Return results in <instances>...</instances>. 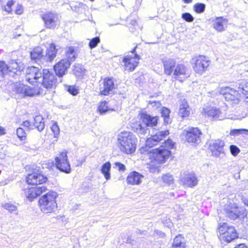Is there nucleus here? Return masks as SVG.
<instances>
[{"instance_id": "obj_13", "label": "nucleus", "mask_w": 248, "mask_h": 248, "mask_svg": "<svg viewBox=\"0 0 248 248\" xmlns=\"http://www.w3.org/2000/svg\"><path fill=\"white\" fill-rule=\"evenodd\" d=\"M136 47L137 46L135 47L131 51L132 53L134 54V57L127 55L124 57L123 59V62H124L123 66L124 70L126 71H133L135 70L139 63L140 57L137 54H135Z\"/></svg>"}, {"instance_id": "obj_6", "label": "nucleus", "mask_w": 248, "mask_h": 248, "mask_svg": "<svg viewBox=\"0 0 248 248\" xmlns=\"http://www.w3.org/2000/svg\"><path fill=\"white\" fill-rule=\"evenodd\" d=\"M142 124H139L136 128V132L139 134L143 135L147 132V127H153L156 125L158 122L157 116H152L146 113H142L141 115Z\"/></svg>"}, {"instance_id": "obj_42", "label": "nucleus", "mask_w": 248, "mask_h": 248, "mask_svg": "<svg viewBox=\"0 0 248 248\" xmlns=\"http://www.w3.org/2000/svg\"><path fill=\"white\" fill-rule=\"evenodd\" d=\"M248 130L246 129H234L230 131V135L233 136H237L241 134H247Z\"/></svg>"}, {"instance_id": "obj_49", "label": "nucleus", "mask_w": 248, "mask_h": 248, "mask_svg": "<svg viewBox=\"0 0 248 248\" xmlns=\"http://www.w3.org/2000/svg\"><path fill=\"white\" fill-rule=\"evenodd\" d=\"M67 91L73 95H76L78 93V90L74 86H68Z\"/></svg>"}, {"instance_id": "obj_28", "label": "nucleus", "mask_w": 248, "mask_h": 248, "mask_svg": "<svg viewBox=\"0 0 248 248\" xmlns=\"http://www.w3.org/2000/svg\"><path fill=\"white\" fill-rule=\"evenodd\" d=\"M143 178V176L142 175L134 171L128 174L127 177V181L130 185H139L141 183Z\"/></svg>"}, {"instance_id": "obj_17", "label": "nucleus", "mask_w": 248, "mask_h": 248, "mask_svg": "<svg viewBox=\"0 0 248 248\" xmlns=\"http://www.w3.org/2000/svg\"><path fill=\"white\" fill-rule=\"evenodd\" d=\"M224 211L227 217L230 219L235 220L239 218L241 216H244L242 214L241 209L233 203H230L225 205Z\"/></svg>"}, {"instance_id": "obj_37", "label": "nucleus", "mask_w": 248, "mask_h": 248, "mask_svg": "<svg viewBox=\"0 0 248 248\" xmlns=\"http://www.w3.org/2000/svg\"><path fill=\"white\" fill-rule=\"evenodd\" d=\"M110 168L111 164L110 162H107L103 165L101 169V172L107 180H108L110 178Z\"/></svg>"}, {"instance_id": "obj_32", "label": "nucleus", "mask_w": 248, "mask_h": 248, "mask_svg": "<svg viewBox=\"0 0 248 248\" xmlns=\"http://www.w3.org/2000/svg\"><path fill=\"white\" fill-rule=\"evenodd\" d=\"M66 57L68 62L71 63L75 61L78 56V53L74 46H68L66 48Z\"/></svg>"}, {"instance_id": "obj_48", "label": "nucleus", "mask_w": 248, "mask_h": 248, "mask_svg": "<svg viewBox=\"0 0 248 248\" xmlns=\"http://www.w3.org/2000/svg\"><path fill=\"white\" fill-rule=\"evenodd\" d=\"M182 17L186 21L189 22H192L194 20V17L190 14L188 13L183 14L182 15Z\"/></svg>"}, {"instance_id": "obj_12", "label": "nucleus", "mask_w": 248, "mask_h": 248, "mask_svg": "<svg viewBox=\"0 0 248 248\" xmlns=\"http://www.w3.org/2000/svg\"><path fill=\"white\" fill-rule=\"evenodd\" d=\"M43 72L41 69L35 66L29 67L26 71V80L31 84L41 82Z\"/></svg>"}, {"instance_id": "obj_5", "label": "nucleus", "mask_w": 248, "mask_h": 248, "mask_svg": "<svg viewBox=\"0 0 248 248\" xmlns=\"http://www.w3.org/2000/svg\"><path fill=\"white\" fill-rule=\"evenodd\" d=\"M15 60H12L8 65L3 61L0 62V75L4 78L6 75L18 78L21 75L22 67Z\"/></svg>"}, {"instance_id": "obj_47", "label": "nucleus", "mask_w": 248, "mask_h": 248, "mask_svg": "<svg viewBox=\"0 0 248 248\" xmlns=\"http://www.w3.org/2000/svg\"><path fill=\"white\" fill-rule=\"evenodd\" d=\"M231 153L233 156H236L240 152V149L236 145H231L230 146Z\"/></svg>"}, {"instance_id": "obj_56", "label": "nucleus", "mask_w": 248, "mask_h": 248, "mask_svg": "<svg viewBox=\"0 0 248 248\" xmlns=\"http://www.w3.org/2000/svg\"><path fill=\"white\" fill-rule=\"evenodd\" d=\"M235 248H248V247L244 244H240L235 246Z\"/></svg>"}, {"instance_id": "obj_35", "label": "nucleus", "mask_w": 248, "mask_h": 248, "mask_svg": "<svg viewBox=\"0 0 248 248\" xmlns=\"http://www.w3.org/2000/svg\"><path fill=\"white\" fill-rule=\"evenodd\" d=\"M172 247V248H186L184 238L181 235H178L174 238Z\"/></svg>"}, {"instance_id": "obj_1", "label": "nucleus", "mask_w": 248, "mask_h": 248, "mask_svg": "<svg viewBox=\"0 0 248 248\" xmlns=\"http://www.w3.org/2000/svg\"><path fill=\"white\" fill-rule=\"evenodd\" d=\"M137 138L131 132L124 131L117 136V145L120 150L126 154L133 153L136 148Z\"/></svg>"}, {"instance_id": "obj_46", "label": "nucleus", "mask_w": 248, "mask_h": 248, "mask_svg": "<svg viewBox=\"0 0 248 248\" xmlns=\"http://www.w3.org/2000/svg\"><path fill=\"white\" fill-rule=\"evenodd\" d=\"M148 105L153 108L156 109L159 108L161 106V104L159 101L151 100L148 101Z\"/></svg>"}, {"instance_id": "obj_8", "label": "nucleus", "mask_w": 248, "mask_h": 248, "mask_svg": "<svg viewBox=\"0 0 248 248\" xmlns=\"http://www.w3.org/2000/svg\"><path fill=\"white\" fill-rule=\"evenodd\" d=\"M218 230L220 234L223 235V239L227 242H230L238 237L234 227L226 223H219Z\"/></svg>"}, {"instance_id": "obj_19", "label": "nucleus", "mask_w": 248, "mask_h": 248, "mask_svg": "<svg viewBox=\"0 0 248 248\" xmlns=\"http://www.w3.org/2000/svg\"><path fill=\"white\" fill-rule=\"evenodd\" d=\"M115 85L111 78H105L102 83L100 85V93L102 95H107L110 94L115 88Z\"/></svg>"}, {"instance_id": "obj_14", "label": "nucleus", "mask_w": 248, "mask_h": 248, "mask_svg": "<svg viewBox=\"0 0 248 248\" xmlns=\"http://www.w3.org/2000/svg\"><path fill=\"white\" fill-rule=\"evenodd\" d=\"M42 78L40 79L43 86L46 89H51L56 86L57 79L56 76L50 73L47 69H44L42 73Z\"/></svg>"}, {"instance_id": "obj_3", "label": "nucleus", "mask_w": 248, "mask_h": 248, "mask_svg": "<svg viewBox=\"0 0 248 248\" xmlns=\"http://www.w3.org/2000/svg\"><path fill=\"white\" fill-rule=\"evenodd\" d=\"M57 194L54 191H50L42 196L39 200L41 210L45 214L52 213L57 207L56 198Z\"/></svg>"}, {"instance_id": "obj_34", "label": "nucleus", "mask_w": 248, "mask_h": 248, "mask_svg": "<svg viewBox=\"0 0 248 248\" xmlns=\"http://www.w3.org/2000/svg\"><path fill=\"white\" fill-rule=\"evenodd\" d=\"M43 49L40 46H37L31 52V57L32 60H39L44 59V55L43 54Z\"/></svg>"}, {"instance_id": "obj_26", "label": "nucleus", "mask_w": 248, "mask_h": 248, "mask_svg": "<svg viewBox=\"0 0 248 248\" xmlns=\"http://www.w3.org/2000/svg\"><path fill=\"white\" fill-rule=\"evenodd\" d=\"M224 143L220 140H215L210 145V149L212 155L218 156L221 153H223V147Z\"/></svg>"}, {"instance_id": "obj_22", "label": "nucleus", "mask_w": 248, "mask_h": 248, "mask_svg": "<svg viewBox=\"0 0 248 248\" xmlns=\"http://www.w3.org/2000/svg\"><path fill=\"white\" fill-rule=\"evenodd\" d=\"M47 177L41 174L33 173L30 174L26 178L27 182L30 185H40L46 183Z\"/></svg>"}, {"instance_id": "obj_27", "label": "nucleus", "mask_w": 248, "mask_h": 248, "mask_svg": "<svg viewBox=\"0 0 248 248\" xmlns=\"http://www.w3.org/2000/svg\"><path fill=\"white\" fill-rule=\"evenodd\" d=\"M228 19L223 17H217L213 21L214 28L218 31H224L227 27Z\"/></svg>"}, {"instance_id": "obj_23", "label": "nucleus", "mask_w": 248, "mask_h": 248, "mask_svg": "<svg viewBox=\"0 0 248 248\" xmlns=\"http://www.w3.org/2000/svg\"><path fill=\"white\" fill-rule=\"evenodd\" d=\"M187 71L188 69L184 64H178L172 74L176 79L182 81V78L187 77Z\"/></svg>"}, {"instance_id": "obj_62", "label": "nucleus", "mask_w": 248, "mask_h": 248, "mask_svg": "<svg viewBox=\"0 0 248 248\" xmlns=\"http://www.w3.org/2000/svg\"><path fill=\"white\" fill-rule=\"evenodd\" d=\"M91 0V1H93L94 0Z\"/></svg>"}, {"instance_id": "obj_50", "label": "nucleus", "mask_w": 248, "mask_h": 248, "mask_svg": "<svg viewBox=\"0 0 248 248\" xmlns=\"http://www.w3.org/2000/svg\"><path fill=\"white\" fill-rule=\"evenodd\" d=\"M51 130L54 134V137H56L59 133L60 129L58 125L56 123L53 124L51 127Z\"/></svg>"}, {"instance_id": "obj_21", "label": "nucleus", "mask_w": 248, "mask_h": 248, "mask_svg": "<svg viewBox=\"0 0 248 248\" xmlns=\"http://www.w3.org/2000/svg\"><path fill=\"white\" fill-rule=\"evenodd\" d=\"M70 65V62L67 59H62L54 66L56 74L61 77L65 74L68 68Z\"/></svg>"}, {"instance_id": "obj_51", "label": "nucleus", "mask_w": 248, "mask_h": 248, "mask_svg": "<svg viewBox=\"0 0 248 248\" xmlns=\"http://www.w3.org/2000/svg\"><path fill=\"white\" fill-rule=\"evenodd\" d=\"M115 166L116 167H117L118 169V170L119 171H124L125 170V166L123 164H122L120 162H115Z\"/></svg>"}, {"instance_id": "obj_11", "label": "nucleus", "mask_w": 248, "mask_h": 248, "mask_svg": "<svg viewBox=\"0 0 248 248\" xmlns=\"http://www.w3.org/2000/svg\"><path fill=\"white\" fill-rule=\"evenodd\" d=\"M55 164L57 168L62 172L69 173L71 171V167L68 161L66 152H62L55 158Z\"/></svg>"}, {"instance_id": "obj_4", "label": "nucleus", "mask_w": 248, "mask_h": 248, "mask_svg": "<svg viewBox=\"0 0 248 248\" xmlns=\"http://www.w3.org/2000/svg\"><path fill=\"white\" fill-rule=\"evenodd\" d=\"M12 90L16 95L19 98H23L26 96H33L43 93L42 89L37 87L32 88L20 82L14 83L12 86Z\"/></svg>"}, {"instance_id": "obj_53", "label": "nucleus", "mask_w": 248, "mask_h": 248, "mask_svg": "<svg viewBox=\"0 0 248 248\" xmlns=\"http://www.w3.org/2000/svg\"><path fill=\"white\" fill-rule=\"evenodd\" d=\"M23 9L21 5H17L16 9V13L17 15H20L22 13Z\"/></svg>"}, {"instance_id": "obj_36", "label": "nucleus", "mask_w": 248, "mask_h": 248, "mask_svg": "<svg viewBox=\"0 0 248 248\" xmlns=\"http://www.w3.org/2000/svg\"><path fill=\"white\" fill-rule=\"evenodd\" d=\"M34 125L39 131H42L45 127L44 119L41 115H37L34 118Z\"/></svg>"}, {"instance_id": "obj_57", "label": "nucleus", "mask_w": 248, "mask_h": 248, "mask_svg": "<svg viewBox=\"0 0 248 248\" xmlns=\"http://www.w3.org/2000/svg\"><path fill=\"white\" fill-rule=\"evenodd\" d=\"M5 134V129L4 127L0 126V135H3Z\"/></svg>"}, {"instance_id": "obj_40", "label": "nucleus", "mask_w": 248, "mask_h": 248, "mask_svg": "<svg viewBox=\"0 0 248 248\" xmlns=\"http://www.w3.org/2000/svg\"><path fill=\"white\" fill-rule=\"evenodd\" d=\"M2 207L7 210L10 213L15 212V214L17 215V207L14 204L10 203H5L2 204Z\"/></svg>"}, {"instance_id": "obj_30", "label": "nucleus", "mask_w": 248, "mask_h": 248, "mask_svg": "<svg viewBox=\"0 0 248 248\" xmlns=\"http://www.w3.org/2000/svg\"><path fill=\"white\" fill-rule=\"evenodd\" d=\"M109 102H107L106 101H101L99 103L97 112L100 115H103L106 114V113L110 110L114 111L115 109L113 108H111L109 105Z\"/></svg>"}, {"instance_id": "obj_29", "label": "nucleus", "mask_w": 248, "mask_h": 248, "mask_svg": "<svg viewBox=\"0 0 248 248\" xmlns=\"http://www.w3.org/2000/svg\"><path fill=\"white\" fill-rule=\"evenodd\" d=\"M191 109L187 101L184 99L181 101L179 111V115L182 118L188 117L190 114Z\"/></svg>"}, {"instance_id": "obj_44", "label": "nucleus", "mask_w": 248, "mask_h": 248, "mask_svg": "<svg viewBox=\"0 0 248 248\" xmlns=\"http://www.w3.org/2000/svg\"><path fill=\"white\" fill-rule=\"evenodd\" d=\"M16 134L19 139L23 140L26 138V133L23 128L19 127L16 129Z\"/></svg>"}, {"instance_id": "obj_58", "label": "nucleus", "mask_w": 248, "mask_h": 248, "mask_svg": "<svg viewBox=\"0 0 248 248\" xmlns=\"http://www.w3.org/2000/svg\"><path fill=\"white\" fill-rule=\"evenodd\" d=\"M243 202L247 206H248V199L247 198H243L242 199Z\"/></svg>"}, {"instance_id": "obj_39", "label": "nucleus", "mask_w": 248, "mask_h": 248, "mask_svg": "<svg viewBox=\"0 0 248 248\" xmlns=\"http://www.w3.org/2000/svg\"><path fill=\"white\" fill-rule=\"evenodd\" d=\"M170 110L166 107H162L161 109V113L162 116L164 118V123L166 124L170 123Z\"/></svg>"}, {"instance_id": "obj_31", "label": "nucleus", "mask_w": 248, "mask_h": 248, "mask_svg": "<svg viewBox=\"0 0 248 248\" xmlns=\"http://www.w3.org/2000/svg\"><path fill=\"white\" fill-rule=\"evenodd\" d=\"M57 53V49L55 44H51L49 48L46 50L45 56L44 55V60L46 61L51 62L56 57Z\"/></svg>"}, {"instance_id": "obj_15", "label": "nucleus", "mask_w": 248, "mask_h": 248, "mask_svg": "<svg viewBox=\"0 0 248 248\" xmlns=\"http://www.w3.org/2000/svg\"><path fill=\"white\" fill-rule=\"evenodd\" d=\"M202 114L212 120H220L223 119L220 109L213 106H206L202 108Z\"/></svg>"}, {"instance_id": "obj_41", "label": "nucleus", "mask_w": 248, "mask_h": 248, "mask_svg": "<svg viewBox=\"0 0 248 248\" xmlns=\"http://www.w3.org/2000/svg\"><path fill=\"white\" fill-rule=\"evenodd\" d=\"M163 182L168 185H171L173 183L174 179L172 175L170 173H167L162 177Z\"/></svg>"}, {"instance_id": "obj_60", "label": "nucleus", "mask_w": 248, "mask_h": 248, "mask_svg": "<svg viewBox=\"0 0 248 248\" xmlns=\"http://www.w3.org/2000/svg\"><path fill=\"white\" fill-rule=\"evenodd\" d=\"M133 242V240H132V239H131L130 238H128V239L127 240V242L130 243L131 244H132Z\"/></svg>"}, {"instance_id": "obj_9", "label": "nucleus", "mask_w": 248, "mask_h": 248, "mask_svg": "<svg viewBox=\"0 0 248 248\" xmlns=\"http://www.w3.org/2000/svg\"><path fill=\"white\" fill-rule=\"evenodd\" d=\"M45 26L50 29H54L60 24L59 15L55 12H46L42 15Z\"/></svg>"}, {"instance_id": "obj_7", "label": "nucleus", "mask_w": 248, "mask_h": 248, "mask_svg": "<svg viewBox=\"0 0 248 248\" xmlns=\"http://www.w3.org/2000/svg\"><path fill=\"white\" fill-rule=\"evenodd\" d=\"M192 67L195 73L202 75L210 64V61L207 57L199 55L192 58L191 61Z\"/></svg>"}, {"instance_id": "obj_33", "label": "nucleus", "mask_w": 248, "mask_h": 248, "mask_svg": "<svg viewBox=\"0 0 248 248\" xmlns=\"http://www.w3.org/2000/svg\"><path fill=\"white\" fill-rule=\"evenodd\" d=\"M238 84L239 91L246 97L245 101L248 103V80H241Z\"/></svg>"}, {"instance_id": "obj_10", "label": "nucleus", "mask_w": 248, "mask_h": 248, "mask_svg": "<svg viewBox=\"0 0 248 248\" xmlns=\"http://www.w3.org/2000/svg\"><path fill=\"white\" fill-rule=\"evenodd\" d=\"M239 92L229 87L222 88L221 91L226 101L232 105L238 104L240 98Z\"/></svg>"}, {"instance_id": "obj_54", "label": "nucleus", "mask_w": 248, "mask_h": 248, "mask_svg": "<svg viewBox=\"0 0 248 248\" xmlns=\"http://www.w3.org/2000/svg\"><path fill=\"white\" fill-rule=\"evenodd\" d=\"M22 125L25 127L27 130L29 131V127L30 126V123L28 121H25L23 123Z\"/></svg>"}, {"instance_id": "obj_25", "label": "nucleus", "mask_w": 248, "mask_h": 248, "mask_svg": "<svg viewBox=\"0 0 248 248\" xmlns=\"http://www.w3.org/2000/svg\"><path fill=\"white\" fill-rule=\"evenodd\" d=\"M184 185L189 187H193L198 183V180L194 173H185L184 176L181 179Z\"/></svg>"}, {"instance_id": "obj_43", "label": "nucleus", "mask_w": 248, "mask_h": 248, "mask_svg": "<svg viewBox=\"0 0 248 248\" xmlns=\"http://www.w3.org/2000/svg\"><path fill=\"white\" fill-rule=\"evenodd\" d=\"M194 9L197 13H202L205 11V5L202 3H198L194 5Z\"/></svg>"}, {"instance_id": "obj_59", "label": "nucleus", "mask_w": 248, "mask_h": 248, "mask_svg": "<svg viewBox=\"0 0 248 248\" xmlns=\"http://www.w3.org/2000/svg\"><path fill=\"white\" fill-rule=\"evenodd\" d=\"M145 232H146L145 231H141V230H140L137 231V233L145 234Z\"/></svg>"}, {"instance_id": "obj_52", "label": "nucleus", "mask_w": 248, "mask_h": 248, "mask_svg": "<svg viewBox=\"0 0 248 248\" xmlns=\"http://www.w3.org/2000/svg\"><path fill=\"white\" fill-rule=\"evenodd\" d=\"M14 4V1L10 0L7 3V5L5 7V10L8 13L11 11V6Z\"/></svg>"}, {"instance_id": "obj_61", "label": "nucleus", "mask_w": 248, "mask_h": 248, "mask_svg": "<svg viewBox=\"0 0 248 248\" xmlns=\"http://www.w3.org/2000/svg\"><path fill=\"white\" fill-rule=\"evenodd\" d=\"M185 3H188L192 2V0H183Z\"/></svg>"}, {"instance_id": "obj_45", "label": "nucleus", "mask_w": 248, "mask_h": 248, "mask_svg": "<svg viewBox=\"0 0 248 248\" xmlns=\"http://www.w3.org/2000/svg\"><path fill=\"white\" fill-rule=\"evenodd\" d=\"M100 42V39L98 37L93 38L89 42V46L92 49L95 47Z\"/></svg>"}, {"instance_id": "obj_16", "label": "nucleus", "mask_w": 248, "mask_h": 248, "mask_svg": "<svg viewBox=\"0 0 248 248\" xmlns=\"http://www.w3.org/2000/svg\"><path fill=\"white\" fill-rule=\"evenodd\" d=\"M47 189L46 186H36L28 187L25 188L22 193V195L26 197L29 201H31L33 199L40 196Z\"/></svg>"}, {"instance_id": "obj_24", "label": "nucleus", "mask_w": 248, "mask_h": 248, "mask_svg": "<svg viewBox=\"0 0 248 248\" xmlns=\"http://www.w3.org/2000/svg\"><path fill=\"white\" fill-rule=\"evenodd\" d=\"M164 66V72L167 75H171L176 66V61L174 59L166 58L162 60Z\"/></svg>"}, {"instance_id": "obj_55", "label": "nucleus", "mask_w": 248, "mask_h": 248, "mask_svg": "<svg viewBox=\"0 0 248 248\" xmlns=\"http://www.w3.org/2000/svg\"><path fill=\"white\" fill-rule=\"evenodd\" d=\"M155 235H158L159 237H163L165 236V233L162 232L161 231H160L159 230H155Z\"/></svg>"}, {"instance_id": "obj_18", "label": "nucleus", "mask_w": 248, "mask_h": 248, "mask_svg": "<svg viewBox=\"0 0 248 248\" xmlns=\"http://www.w3.org/2000/svg\"><path fill=\"white\" fill-rule=\"evenodd\" d=\"M169 134V131L168 130L157 131L155 134L152 135L151 138L147 140L146 141V146L150 148L156 145L159 141L164 140Z\"/></svg>"}, {"instance_id": "obj_20", "label": "nucleus", "mask_w": 248, "mask_h": 248, "mask_svg": "<svg viewBox=\"0 0 248 248\" xmlns=\"http://www.w3.org/2000/svg\"><path fill=\"white\" fill-rule=\"evenodd\" d=\"M201 131L197 127L190 128L186 132V138L188 142L199 143L201 142Z\"/></svg>"}, {"instance_id": "obj_38", "label": "nucleus", "mask_w": 248, "mask_h": 248, "mask_svg": "<svg viewBox=\"0 0 248 248\" xmlns=\"http://www.w3.org/2000/svg\"><path fill=\"white\" fill-rule=\"evenodd\" d=\"M74 74L78 78L82 77L85 74V69L78 63L75 64L73 69Z\"/></svg>"}, {"instance_id": "obj_2", "label": "nucleus", "mask_w": 248, "mask_h": 248, "mask_svg": "<svg viewBox=\"0 0 248 248\" xmlns=\"http://www.w3.org/2000/svg\"><path fill=\"white\" fill-rule=\"evenodd\" d=\"M174 146V143L171 140L168 139L158 148L153 149L149 151L152 154L150 155L151 159L158 163H164L169 158L171 154L170 150L173 149Z\"/></svg>"}]
</instances>
